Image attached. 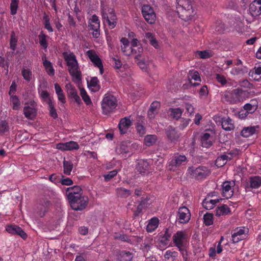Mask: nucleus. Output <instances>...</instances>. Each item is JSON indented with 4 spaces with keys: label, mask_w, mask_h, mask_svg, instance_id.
I'll return each mask as SVG.
<instances>
[{
    "label": "nucleus",
    "mask_w": 261,
    "mask_h": 261,
    "mask_svg": "<svg viewBox=\"0 0 261 261\" xmlns=\"http://www.w3.org/2000/svg\"><path fill=\"white\" fill-rule=\"evenodd\" d=\"M177 13L182 20L188 21L192 19L195 15L191 0H176Z\"/></svg>",
    "instance_id": "nucleus-1"
},
{
    "label": "nucleus",
    "mask_w": 261,
    "mask_h": 261,
    "mask_svg": "<svg viewBox=\"0 0 261 261\" xmlns=\"http://www.w3.org/2000/svg\"><path fill=\"white\" fill-rule=\"evenodd\" d=\"M101 14L103 23H107L110 29H113L116 26L117 17L113 8L103 7Z\"/></svg>",
    "instance_id": "nucleus-2"
},
{
    "label": "nucleus",
    "mask_w": 261,
    "mask_h": 261,
    "mask_svg": "<svg viewBox=\"0 0 261 261\" xmlns=\"http://www.w3.org/2000/svg\"><path fill=\"white\" fill-rule=\"evenodd\" d=\"M187 162V157L184 155L175 154L170 158L167 163V168L171 171H175L181 166L185 165Z\"/></svg>",
    "instance_id": "nucleus-3"
},
{
    "label": "nucleus",
    "mask_w": 261,
    "mask_h": 261,
    "mask_svg": "<svg viewBox=\"0 0 261 261\" xmlns=\"http://www.w3.org/2000/svg\"><path fill=\"white\" fill-rule=\"evenodd\" d=\"M188 173L196 180H201L205 178L210 174V171L206 167L199 166L190 167L188 169Z\"/></svg>",
    "instance_id": "nucleus-4"
},
{
    "label": "nucleus",
    "mask_w": 261,
    "mask_h": 261,
    "mask_svg": "<svg viewBox=\"0 0 261 261\" xmlns=\"http://www.w3.org/2000/svg\"><path fill=\"white\" fill-rule=\"evenodd\" d=\"M188 234L186 231H177L173 236V242L179 251L185 249L188 241Z\"/></svg>",
    "instance_id": "nucleus-5"
},
{
    "label": "nucleus",
    "mask_w": 261,
    "mask_h": 261,
    "mask_svg": "<svg viewBox=\"0 0 261 261\" xmlns=\"http://www.w3.org/2000/svg\"><path fill=\"white\" fill-rule=\"evenodd\" d=\"M71 208L74 211H82L87 206L89 198L87 196L82 195L76 196L72 200H68Z\"/></svg>",
    "instance_id": "nucleus-6"
},
{
    "label": "nucleus",
    "mask_w": 261,
    "mask_h": 261,
    "mask_svg": "<svg viewBox=\"0 0 261 261\" xmlns=\"http://www.w3.org/2000/svg\"><path fill=\"white\" fill-rule=\"evenodd\" d=\"M117 106L116 98L111 94H105L101 102V108L103 110L110 112L116 108Z\"/></svg>",
    "instance_id": "nucleus-7"
},
{
    "label": "nucleus",
    "mask_w": 261,
    "mask_h": 261,
    "mask_svg": "<svg viewBox=\"0 0 261 261\" xmlns=\"http://www.w3.org/2000/svg\"><path fill=\"white\" fill-rule=\"evenodd\" d=\"M141 12L145 20L149 24H153L156 20V14L152 7L149 5H144L142 7Z\"/></svg>",
    "instance_id": "nucleus-8"
},
{
    "label": "nucleus",
    "mask_w": 261,
    "mask_h": 261,
    "mask_svg": "<svg viewBox=\"0 0 261 261\" xmlns=\"http://www.w3.org/2000/svg\"><path fill=\"white\" fill-rule=\"evenodd\" d=\"M191 217L190 210L186 206H181L178 208L176 215V221L179 224L188 223Z\"/></svg>",
    "instance_id": "nucleus-9"
},
{
    "label": "nucleus",
    "mask_w": 261,
    "mask_h": 261,
    "mask_svg": "<svg viewBox=\"0 0 261 261\" xmlns=\"http://www.w3.org/2000/svg\"><path fill=\"white\" fill-rule=\"evenodd\" d=\"M88 27L90 30H92V35L95 38H98L100 36V20L98 17L93 15L88 21Z\"/></svg>",
    "instance_id": "nucleus-10"
},
{
    "label": "nucleus",
    "mask_w": 261,
    "mask_h": 261,
    "mask_svg": "<svg viewBox=\"0 0 261 261\" xmlns=\"http://www.w3.org/2000/svg\"><path fill=\"white\" fill-rule=\"evenodd\" d=\"M234 186L235 181L233 180L223 182L220 189V190L222 191V196L227 199L231 198L233 195Z\"/></svg>",
    "instance_id": "nucleus-11"
},
{
    "label": "nucleus",
    "mask_w": 261,
    "mask_h": 261,
    "mask_svg": "<svg viewBox=\"0 0 261 261\" xmlns=\"http://www.w3.org/2000/svg\"><path fill=\"white\" fill-rule=\"evenodd\" d=\"M86 54L95 66L99 68L100 74L102 75L104 72V69L102 62L100 58L93 50H88L86 52Z\"/></svg>",
    "instance_id": "nucleus-12"
},
{
    "label": "nucleus",
    "mask_w": 261,
    "mask_h": 261,
    "mask_svg": "<svg viewBox=\"0 0 261 261\" xmlns=\"http://www.w3.org/2000/svg\"><path fill=\"white\" fill-rule=\"evenodd\" d=\"M248 92L240 89H236L231 93V101L234 103L243 101L247 98Z\"/></svg>",
    "instance_id": "nucleus-13"
},
{
    "label": "nucleus",
    "mask_w": 261,
    "mask_h": 261,
    "mask_svg": "<svg viewBox=\"0 0 261 261\" xmlns=\"http://www.w3.org/2000/svg\"><path fill=\"white\" fill-rule=\"evenodd\" d=\"M150 162L147 160H140L138 161L136 167L137 171L142 175H145L150 172Z\"/></svg>",
    "instance_id": "nucleus-14"
},
{
    "label": "nucleus",
    "mask_w": 261,
    "mask_h": 261,
    "mask_svg": "<svg viewBox=\"0 0 261 261\" xmlns=\"http://www.w3.org/2000/svg\"><path fill=\"white\" fill-rule=\"evenodd\" d=\"M56 148L61 151H71L79 149V145L77 142L70 141L65 143H58Z\"/></svg>",
    "instance_id": "nucleus-15"
},
{
    "label": "nucleus",
    "mask_w": 261,
    "mask_h": 261,
    "mask_svg": "<svg viewBox=\"0 0 261 261\" xmlns=\"http://www.w3.org/2000/svg\"><path fill=\"white\" fill-rule=\"evenodd\" d=\"M121 43V50L126 56H130L133 54H136L137 50L129 45V42L126 38H122L120 40Z\"/></svg>",
    "instance_id": "nucleus-16"
},
{
    "label": "nucleus",
    "mask_w": 261,
    "mask_h": 261,
    "mask_svg": "<svg viewBox=\"0 0 261 261\" xmlns=\"http://www.w3.org/2000/svg\"><path fill=\"white\" fill-rule=\"evenodd\" d=\"M23 109V114H37L38 110V106L37 102L34 99H31L25 104Z\"/></svg>",
    "instance_id": "nucleus-17"
},
{
    "label": "nucleus",
    "mask_w": 261,
    "mask_h": 261,
    "mask_svg": "<svg viewBox=\"0 0 261 261\" xmlns=\"http://www.w3.org/2000/svg\"><path fill=\"white\" fill-rule=\"evenodd\" d=\"M7 231L12 234H17L21 237L23 240L27 238V234L24 231L18 226L15 225H10L6 227Z\"/></svg>",
    "instance_id": "nucleus-18"
},
{
    "label": "nucleus",
    "mask_w": 261,
    "mask_h": 261,
    "mask_svg": "<svg viewBox=\"0 0 261 261\" xmlns=\"http://www.w3.org/2000/svg\"><path fill=\"white\" fill-rule=\"evenodd\" d=\"M82 189L80 187L75 186L67 188L66 191V195L67 196L68 200L74 199L76 196L82 195Z\"/></svg>",
    "instance_id": "nucleus-19"
},
{
    "label": "nucleus",
    "mask_w": 261,
    "mask_h": 261,
    "mask_svg": "<svg viewBox=\"0 0 261 261\" xmlns=\"http://www.w3.org/2000/svg\"><path fill=\"white\" fill-rule=\"evenodd\" d=\"M249 12L254 17L261 14V0H254L249 5Z\"/></svg>",
    "instance_id": "nucleus-20"
},
{
    "label": "nucleus",
    "mask_w": 261,
    "mask_h": 261,
    "mask_svg": "<svg viewBox=\"0 0 261 261\" xmlns=\"http://www.w3.org/2000/svg\"><path fill=\"white\" fill-rule=\"evenodd\" d=\"M261 186V177L259 176H250L246 186L245 189H258Z\"/></svg>",
    "instance_id": "nucleus-21"
},
{
    "label": "nucleus",
    "mask_w": 261,
    "mask_h": 261,
    "mask_svg": "<svg viewBox=\"0 0 261 261\" xmlns=\"http://www.w3.org/2000/svg\"><path fill=\"white\" fill-rule=\"evenodd\" d=\"M132 125V122L128 117L122 118L118 124L119 129L121 135L127 133L129 127Z\"/></svg>",
    "instance_id": "nucleus-22"
},
{
    "label": "nucleus",
    "mask_w": 261,
    "mask_h": 261,
    "mask_svg": "<svg viewBox=\"0 0 261 261\" xmlns=\"http://www.w3.org/2000/svg\"><path fill=\"white\" fill-rule=\"evenodd\" d=\"M68 66V70L69 74L77 80H81V72L80 70V67L78 63L76 64H72Z\"/></svg>",
    "instance_id": "nucleus-23"
},
{
    "label": "nucleus",
    "mask_w": 261,
    "mask_h": 261,
    "mask_svg": "<svg viewBox=\"0 0 261 261\" xmlns=\"http://www.w3.org/2000/svg\"><path fill=\"white\" fill-rule=\"evenodd\" d=\"M42 60L43 61V66L48 75L50 76H54L55 73V69L51 63L46 59L45 55H44L42 57Z\"/></svg>",
    "instance_id": "nucleus-24"
},
{
    "label": "nucleus",
    "mask_w": 261,
    "mask_h": 261,
    "mask_svg": "<svg viewBox=\"0 0 261 261\" xmlns=\"http://www.w3.org/2000/svg\"><path fill=\"white\" fill-rule=\"evenodd\" d=\"M166 134L168 138L172 142L177 141L179 137L177 131L171 126H169L167 128Z\"/></svg>",
    "instance_id": "nucleus-25"
},
{
    "label": "nucleus",
    "mask_w": 261,
    "mask_h": 261,
    "mask_svg": "<svg viewBox=\"0 0 261 261\" xmlns=\"http://www.w3.org/2000/svg\"><path fill=\"white\" fill-rule=\"evenodd\" d=\"M149 200V198L146 195L141 197L140 203L135 212V215H139L142 212L143 209L147 207Z\"/></svg>",
    "instance_id": "nucleus-26"
},
{
    "label": "nucleus",
    "mask_w": 261,
    "mask_h": 261,
    "mask_svg": "<svg viewBox=\"0 0 261 261\" xmlns=\"http://www.w3.org/2000/svg\"><path fill=\"white\" fill-rule=\"evenodd\" d=\"M190 83L194 86L199 85L201 79L199 74L197 71H190L188 76Z\"/></svg>",
    "instance_id": "nucleus-27"
},
{
    "label": "nucleus",
    "mask_w": 261,
    "mask_h": 261,
    "mask_svg": "<svg viewBox=\"0 0 261 261\" xmlns=\"http://www.w3.org/2000/svg\"><path fill=\"white\" fill-rule=\"evenodd\" d=\"M63 56L66 62L67 66L72 65L74 64H76L78 63L75 55L72 52H70L69 53L64 52Z\"/></svg>",
    "instance_id": "nucleus-28"
},
{
    "label": "nucleus",
    "mask_w": 261,
    "mask_h": 261,
    "mask_svg": "<svg viewBox=\"0 0 261 261\" xmlns=\"http://www.w3.org/2000/svg\"><path fill=\"white\" fill-rule=\"evenodd\" d=\"M256 128H259L258 125L245 127L241 131V134L244 137H249L256 133L257 132V130L256 129Z\"/></svg>",
    "instance_id": "nucleus-29"
},
{
    "label": "nucleus",
    "mask_w": 261,
    "mask_h": 261,
    "mask_svg": "<svg viewBox=\"0 0 261 261\" xmlns=\"http://www.w3.org/2000/svg\"><path fill=\"white\" fill-rule=\"evenodd\" d=\"M222 127L227 131L233 130L234 128L233 121L229 117H223L221 120Z\"/></svg>",
    "instance_id": "nucleus-30"
},
{
    "label": "nucleus",
    "mask_w": 261,
    "mask_h": 261,
    "mask_svg": "<svg viewBox=\"0 0 261 261\" xmlns=\"http://www.w3.org/2000/svg\"><path fill=\"white\" fill-rule=\"evenodd\" d=\"M134 257L133 254L129 251L123 250L117 256L118 261H131Z\"/></svg>",
    "instance_id": "nucleus-31"
},
{
    "label": "nucleus",
    "mask_w": 261,
    "mask_h": 261,
    "mask_svg": "<svg viewBox=\"0 0 261 261\" xmlns=\"http://www.w3.org/2000/svg\"><path fill=\"white\" fill-rule=\"evenodd\" d=\"M212 138L207 133L203 134L201 138V145L203 147L208 148L212 145Z\"/></svg>",
    "instance_id": "nucleus-32"
},
{
    "label": "nucleus",
    "mask_w": 261,
    "mask_h": 261,
    "mask_svg": "<svg viewBox=\"0 0 261 261\" xmlns=\"http://www.w3.org/2000/svg\"><path fill=\"white\" fill-rule=\"evenodd\" d=\"M230 212V208L226 204L218 206L215 210V215L217 217L226 215Z\"/></svg>",
    "instance_id": "nucleus-33"
},
{
    "label": "nucleus",
    "mask_w": 261,
    "mask_h": 261,
    "mask_svg": "<svg viewBox=\"0 0 261 261\" xmlns=\"http://www.w3.org/2000/svg\"><path fill=\"white\" fill-rule=\"evenodd\" d=\"M178 257V253L173 250H167L164 255L165 261H175Z\"/></svg>",
    "instance_id": "nucleus-34"
},
{
    "label": "nucleus",
    "mask_w": 261,
    "mask_h": 261,
    "mask_svg": "<svg viewBox=\"0 0 261 261\" xmlns=\"http://www.w3.org/2000/svg\"><path fill=\"white\" fill-rule=\"evenodd\" d=\"M159 223V219L156 217L151 218L146 227V231L148 232L154 231L158 227Z\"/></svg>",
    "instance_id": "nucleus-35"
},
{
    "label": "nucleus",
    "mask_w": 261,
    "mask_h": 261,
    "mask_svg": "<svg viewBox=\"0 0 261 261\" xmlns=\"http://www.w3.org/2000/svg\"><path fill=\"white\" fill-rule=\"evenodd\" d=\"M248 72L247 68L244 66L233 67L230 73L234 75H243Z\"/></svg>",
    "instance_id": "nucleus-36"
},
{
    "label": "nucleus",
    "mask_w": 261,
    "mask_h": 261,
    "mask_svg": "<svg viewBox=\"0 0 261 261\" xmlns=\"http://www.w3.org/2000/svg\"><path fill=\"white\" fill-rule=\"evenodd\" d=\"M142 117V116H140L139 120H138V121L137 122L136 125L137 133L140 136H144L146 133V128L144 126V122H143L142 121H140V120L141 119Z\"/></svg>",
    "instance_id": "nucleus-37"
},
{
    "label": "nucleus",
    "mask_w": 261,
    "mask_h": 261,
    "mask_svg": "<svg viewBox=\"0 0 261 261\" xmlns=\"http://www.w3.org/2000/svg\"><path fill=\"white\" fill-rule=\"evenodd\" d=\"M10 102L12 105V109L14 110H18L21 107V102L19 98L17 95L10 96Z\"/></svg>",
    "instance_id": "nucleus-38"
},
{
    "label": "nucleus",
    "mask_w": 261,
    "mask_h": 261,
    "mask_svg": "<svg viewBox=\"0 0 261 261\" xmlns=\"http://www.w3.org/2000/svg\"><path fill=\"white\" fill-rule=\"evenodd\" d=\"M179 252L182 255L183 261H194L195 254L188 252L186 249H180Z\"/></svg>",
    "instance_id": "nucleus-39"
},
{
    "label": "nucleus",
    "mask_w": 261,
    "mask_h": 261,
    "mask_svg": "<svg viewBox=\"0 0 261 261\" xmlns=\"http://www.w3.org/2000/svg\"><path fill=\"white\" fill-rule=\"evenodd\" d=\"M116 192L118 197L121 198H127L132 194L130 190L122 187L117 188Z\"/></svg>",
    "instance_id": "nucleus-40"
},
{
    "label": "nucleus",
    "mask_w": 261,
    "mask_h": 261,
    "mask_svg": "<svg viewBox=\"0 0 261 261\" xmlns=\"http://www.w3.org/2000/svg\"><path fill=\"white\" fill-rule=\"evenodd\" d=\"M172 231L170 228H166L164 233L162 234L161 242L164 245H167L172 236Z\"/></svg>",
    "instance_id": "nucleus-41"
},
{
    "label": "nucleus",
    "mask_w": 261,
    "mask_h": 261,
    "mask_svg": "<svg viewBox=\"0 0 261 261\" xmlns=\"http://www.w3.org/2000/svg\"><path fill=\"white\" fill-rule=\"evenodd\" d=\"M67 93L69 97L73 99L76 103H80L81 102V98L78 95L76 90L75 88L71 87L70 88L68 89Z\"/></svg>",
    "instance_id": "nucleus-42"
},
{
    "label": "nucleus",
    "mask_w": 261,
    "mask_h": 261,
    "mask_svg": "<svg viewBox=\"0 0 261 261\" xmlns=\"http://www.w3.org/2000/svg\"><path fill=\"white\" fill-rule=\"evenodd\" d=\"M50 204V201L47 200H44L43 202L40 204L38 208L39 211L38 212L40 217L44 216L47 211V208Z\"/></svg>",
    "instance_id": "nucleus-43"
},
{
    "label": "nucleus",
    "mask_w": 261,
    "mask_h": 261,
    "mask_svg": "<svg viewBox=\"0 0 261 261\" xmlns=\"http://www.w3.org/2000/svg\"><path fill=\"white\" fill-rule=\"evenodd\" d=\"M42 20L44 28L49 32H53L54 30L50 24V17L45 12L43 13Z\"/></svg>",
    "instance_id": "nucleus-44"
},
{
    "label": "nucleus",
    "mask_w": 261,
    "mask_h": 261,
    "mask_svg": "<svg viewBox=\"0 0 261 261\" xmlns=\"http://www.w3.org/2000/svg\"><path fill=\"white\" fill-rule=\"evenodd\" d=\"M249 75L254 78L256 81H258L261 78V65L255 66L254 70L249 72Z\"/></svg>",
    "instance_id": "nucleus-45"
},
{
    "label": "nucleus",
    "mask_w": 261,
    "mask_h": 261,
    "mask_svg": "<svg viewBox=\"0 0 261 261\" xmlns=\"http://www.w3.org/2000/svg\"><path fill=\"white\" fill-rule=\"evenodd\" d=\"M18 37L16 35L14 31L11 33L10 39V48L13 51L15 50L17 45Z\"/></svg>",
    "instance_id": "nucleus-46"
},
{
    "label": "nucleus",
    "mask_w": 261,
    "mask_h": 261,
    "mask_svg": "<svg viewBox=\"0 0 261 261\" xmlns=\"http://www.w3.org/2000/svg\"><path fill=\"white\" fill-rule=\"evenodd\" d=\"M63 172L67 175H70L73 169V164L70 161H63Z\"/></svg>",
    "instance_id": "nucleus-47"
},
{
    "label": "nucleus",
    "mask_w": 261,
    "mask_h": 261,
    "mask_svg": "<svg viewBox=\"0 0 261 261\" xmlns=\"http://www.w3.org/2000/svg\"><path fill=\"white\" fill-rule=\"evenodd\" d=\"M256 103V100L252 99L250 100V103L245 105L244 106V109L247 111L246 113H249V111L250 113L253 112L257 108Z\"/></svg>",
    "instance_id": "nucleus-48"
},
{
    "label": "nucleus",
    "mask_w": 261,
    "mask_h": 261,
    "mask_svg": "<svg viewBox=\"0 0 261 261\" xmlns=\"http://www.w3.org/2000/svg\"><path fill=\"white\" fill-rule=\"evenodd\" d=\"M39 39V43L40 45L44 49H46L48 46V43L47 42V35H46L43 31H41L38 35Z\"/></svg>",
    "instance_id": "nucleus-49"
},
{
    "label": "nucleus",
    "mask_w": 261,
    "mask_h": 261,
    "mask_svg": "<svg viewBox=\"0 0 261 261\" xmlns=\"http://www.w3.org/2000/svg\"><path fill=\"white\" fill-rule=\"evenodd\" d=\"M145 37L149 40L151 45H152L155 48H159V45L158 42L154 38V35L151 33H146L145 34Z\"/></svg>",
    "instance_id": "nucleus-50"
},
{
    "label": "nucleus",
    "mask_w": 261,
    "mask_h": 261,
    "mask_svg": "<svg viewBox=\"0 0 261 261\" xmlns=\"http://www.w3.org/2000/svg\"><path fill=\"white\" fill-rule=\"evenodd\" d=\"M19 3V0H11L10 8V14L12 15H15L17 13Z\"/></svg>",
    "instance_id": "nucleus-51"
},
{
    "label": "nucleus",
    "mask_w": 261,
    "mask_h": 261,
    "mask_svg": "<svg viewBox=\"0 0 261 261\" xmlns=\"http://www.w3.org/2000/svg\"><path fill=\"white\" fill-rule=\"evenodd\" d=\"M157 137L155 135H147L144 139L145 144L148 146H151L155 143Z\"/></svg>",
    "instance_id": "nucleus-52"
},
{
    "label": "nucleus",
    "mask_w": 261,
    "mask_h": 261,
    "mask_svg": "<svg viewBox=\"0 0 261 261\" xmlns=\"http://www.w3.org/2000/svg\"><path fill=\"white\" fill-rule=\"evenodd\" d=\"M202 205L206 210L212 209V196H211L210 194L203 200Z\"/></svg>",
    "instance_id": "nucleus-53"
},
{
    "label": "nucleus",
    "mask_w": 261,
    "mask_h": 261,
    "mask_svg": "<svg viewBox=\"0 0 261 261\" xmlns=\"http://www.w3.org/2000/svg\"><path fill=\"white\" fill-rule=\"evenodd\" d=\"M226 28L227 27L221 20H217L215 22V29L216 32L219 33H222Z\"/></svg>",
    "instance_id": "nucleus-54"
},
{
    "label": "nucleus",
    "mask_w": 261,
    "mask_h": 261,
    "mask_svg": "<svg viewBox=\"0 0 261 261\" xmlns=\"http://www.w3.org/2000/svg\"><path fill=\"white\" fill-rule=\"evenodd\" d=\"M21 74L23 79L28 82L31 81L32 77V72L30 69L22 68L21 70Z\"/></svg>",
    "instance_id": "nucleus-55"
},
{
    "label": "nucleus",
    "mask_w": 261,
    "mask_h": 261,
    "mask_svg": "<svg viewBox=\"0 0 261 261\" xmlns=\"http://www.w3.org/2000/svg\"><path fill=\"white\" fill-rule=\"evenodd\" d=\"M9 130V126L5 120H0V134L3 135Z\"/></svg>",
    "instance_id": "nucleus-56"
},
{
    "label": "nucleus",
    "mask_w": 261,
    "mask_h": 261,
    "mask_svg": "<svg viewBox=\"0 0 261 261\" xmlns=\"http://www.w3.org/2000/svg\"><path fill=\"white\" fill-rule=\"evenodd\" d=\"M161 107L160 102L158 101H153L150 106V108L148 110V113H154L156 112L157 110H159Z\"/></svg>",
    "instance_id": "nucleus-57"
},
{
    "label": "nucleus",
    "mask_w": 261,
    "mask_h": 261,
    "mask_svg": "<svg viewBox=\"0 0 261 261\" xmlns=\"http://www.w3.org/2000/svg\"><path fill=\"white\" fill-rule=\"evenodd\" d=\"M203 224L206 226L212 224V213L206 212L203 216Z\"/></svg>",
    "instance_id": "nucleus-58"
},
{
    "label": "nucleus",
    "mask_w": 261,
    "mask_h": 261,
    "mask_svg": "<svg viewBox=\"0 0 261 261\" xmlns=\"http://www.w3.org/2000/svg\"><path fill=\"white\" fill-rule=\"evenodd\" d=\"M80 94L83 100L86 103V105H88L91 103L90 98L84 88L80 89Z\"/></svg>",
    "instance_id": "nucleus-59"
},
{
    "label": "nucleus",
    "mask_w": 261,
    "mask_h": 261,
    "mask_svg": "<svg viewBox=\"0 0 261 261\" xmlns=\"http://www.w3.org/2000/svg\"><path fill=\"white\" fill-rule=\"evenodd\" d=\"M40 97L43 102L45 103L46 102L49 101L52 98L49 96V93L46 90H42L39 92Z\"/></svg>",
    "instance_id": "nucleus-60"
},
{
    "label": "nucleus",
    "mask_w": 261,
    "mask_h": 261,
    "mask_svg": "<svg viewBox=\"0 0 261 261\" xmlns=\"http://www.w3.org/2000/svg\"><path fill=\"white\" fill-rule=\"evenodd\" d=\"M45 103L48 106V109L49 111V114H57L56 110L55 107V102L53 100V99L46 102Z\"/></svg>",
    "instance_id": "nucleus-61"
},
{
    "label": "nucleus",
    "mask_w": 261,
    "mask_h": 261,
    "mask_svg": "<svg viewBox=\"0 0 261 261\" xmlns=\"http://www.w3.org/2000/svg\"><path fill=\"white\" fill-rule=\"evenodd\" d=\"M117 151L118 153H127L128 152V147L126 143H122L120 147L117 149Z\"/></svg>",
    "instance_id": "nucleus-62"
},
{
    "label": "nucleus",
    "mask_w": 261,
    "mask_h": 261,
    "mask_svg": "<svg viewBox=\"0 0 261 261\" xmlns=\"http://www.w3.org/2000/svg\"><path fill=\"white\" fill-rule=\"evenodd\" d=\"M17 90V85L15 81H12L10 87L8 94L9 96L16 95L15 93Z\"/></svg>",
    "instance_id": "nucleus-63"
},
{
    "label": "nucleus",
    "mask_w": 261,
    "mask_h": 261,
    "mask_svg": "<svg viewBox=\"0 0 261 261\" xmlns=\"http://www.w3.org/2000/svg\"><path fill=\"white\" fill-rule=\"evenodd\" d=\"M117 173V170H114L113 171H110L107 174H105L103 175L105 181H109L110 179H111L114 176H115Z\"/></svg>",
    "instance_id": "nucleus-64"
}]
</instances>
